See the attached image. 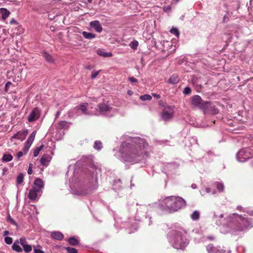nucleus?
Segmentation results:
<instances>
[{
  "instance_id": "obj_45",
  "label": "nucleus",
  "mask_w": 253,
  "mask_h": 253,
  "mask_svg": "<svg viewBox=\"0 0 253 253\" xmlns=\"http://www.w3.org/2000/svg\"><path fill=\"white\" fill-rule=\"evenodd\" d=\"M191 92V89L189 87H185L183 90V93L185 94H190Z\"/></svg>"
},
{
  "instance_id": "obj_5",
  "label": "nucleus",
  "mask_w": 253,
  "mask_h": 253,
  "mask_svg": "<svg viewBox=\"0 0 253 253\" xmlns=\"http://www.w3.org/2000/svg\"><path fill=\"white\" fill-rule=\"evenodd\" d=\"M183 231H176L173 233V237L171 240L173 247L177 249H183L188 244V241L185 236Z\"/></svg>"
},
{
  "instance_id": "obj_33",
  "label": "nucleus",
  "mask_w": 253,
  "mask_h": 253,
  "mask_svg": "<svg viewBox=\"0 0 253 253\" xmlns=\"http://www.w3.org/2000/svg\"><path fill=\"white\" fill-rule=\"evenodd\" d=\"M140 100L142 101H145V100H150L152 99V97L151 95L148 94H145L144 95H142L140 96Z\"/></svg>"
},
{
  "instance_id": "obj_23",
  "label": "nucleus",
  "mask_w": 253,
  "mask_h": 253,
  "mask_svg": "<svg viewBox=\"0 0 253 253\" xmlns=\"http://www.w3.org/2000/svg\"><path fill=\"white\" fill-rule=\"evenodd\" d=\"M42 56L44 59H45V60L49 62L52 63L54 61V60L51 55L46 52H42Z\"/></svg>"
},
{
  "instance_id": "obj_53",
  "label": "nucleus",
  "mask_w": 253,
  "mask_h": 253,
  "mask_svg": "<svg viewBox=\"0 0 253 253\" xmlns=\"http://www.w3.org/2000/svg\"><path fill=\"white\" fill-rule=\"evenodd\" d=\"M10 85H11V83L10 82H8L5 84V89H7V88L9 87Z\"/></svg>"
},
{
  "instance_id": "obj_50",
  "label": "nucleus",
  "mask_w": 253,
  "mask_h": 253,
  "mask_svg": "<svg viewBox=\"0 0 253 253\" xmlns=\"http://www.w3.org/2000/svg\"><path fill=\"white\" fill-rule=\"evenodd\" d=\"M237 210H239L240 211H245V210L243 209V208L240 206H238L236 208Z\"/></svg>"
},
{
  "instance_id": "obj_47",
  "label": "nucleus",
  "mask_w": 253,
  "mask_h": 253,
  "mask_svg": "<svg viewBox=\"0 0 253 253\" xmlns=\"http://www.w3.org/2000/svg\"><path fill=\"white\" fill-rule=\"evenodd\" d=\"M128 80L131 83H136L137 82V80L133 77H129Z\"/></svg>"
},
{
  "instance_id": "obj_40",
  "label": "nucleus",
  "mask_w": 253,
  "mask_h": 253,
  "mask_svg": "<svg viewBox=\"0 0 253 253\" xmlns=\"http://www.w3.org/2000/svg\"><path fill=\"white\" fill-rule=\"evenodd\" d=\"M138 44V43L137 41H133L130 43L129 46L131 48L135 49L137 48Z\"/></svg>"
},
{
  "instance_id": "obj_22",
  "label": "nucleus",
  "mask_w": 253,
  "mask_h": 253,
  "mask_svg": "<svg viewBox=\"0 0 253 253\" xmlns=\"http://www.w3.org/2000/svg\"><path fill=\"white\" fill-rule=\"evenodd\" d=\"M200 211L196 210L192 212L190 215V217L192 220L196 221L198 220L200 218Z\"/></svg>"
},
{
  "instance_id": "obj_6",
  "label": "nucleus",
  "mask_w": 253,
  "mask_h": 253,
  "mask_svg": "<svg viewBox=\"0 0 253 253\" xmlns=\"http://www.w3.org/2000/svg\"><path fill=\"white\" fill-rule=\"evenodd\" d=\"M44 187V183L42 179H36L33 184V188L31 189L28 193V197L31 200H35L42 193V189Z\"/></svg>"
},
{
  "instance_id": "obj_37",
  "label": "nucleus",
  "mask_w": 253,
  "mask_h": 253,
  "mask_svg": "<svg viewBox=\"0 0 253 253\" xmlns=\"http://www.w3.org/2000/svg\"><path fill=\"white\" fill-rule=\"evenodd\" d=\"M24 176L22 173H20L17 177V183L19 184L23 182Z\"/></svg>"
},
{
  "instance_id": "obj_36",
  "label": "nucleus",
  "mask_w": 253,
  "mask_h": 253,
  "mask_svg": "<svg viewBox=\"0 0 253 253\" xmlns=\"http://www.w3.org/2000/svg\"><path fill=\"white\" fill-rule=\"evenodd\" d=\"M43 148V145H42L41 146L38 147L37 149H36L34 152H33V156L34 157H37L40 151Z\"/></svg>"
},
{
  "instance_id": "obj_1",
  "label": "nucleus",
  "mask_w": 253,
  "mask_h": 253,
  "mask_svg": "<svg viewBox=\"0 0 253 253\" xmlns=\"http://www.w3.org/2000/svg\"><path fill=\"white\" fill-rule=\"evenodd\" d=\"M150 148L145 139L127 136L122 143L118 155L122 161L134 164L145 159L149 154Z\"/></svg>"
},
{
  "instance_id": "obj_46",
  "label": "nucleus",
  "mask_w": 253,
  "mask_h": 253,
  "mask_svg": "<svg viewBox=\"0 0 253 253\" xmlns=\"http://www.w3.org/2000/svg\"><path fill=\"white\" fill-rule=\"evenodd\" d=\"M32 168H33V164H30L29 165V168L28 169L27 173L28 174L30 175L32 173Z\"/></svg>"
},
{
  "instance_id": "obj_31",
  "label": "nucleus",
  "mask_w": 253,
  "mask_h": 253,
  "mask_svg": "<svg viewBox=\"0 0 253 253\" xmlns=\"http://www.w3.org/2000/svg\"><path fill=\"white\" fill-rule=\"evenodd\" d=\"M58 128L60 129L65 128L68 127V123L66 121H62L59 123Z\"/></svg>"
},
{
  "instance_id": "obj_17",
  "label": "nucleus",
  "mask_w": 253,
  "mask_h": 253,
  "mask_svg": "<svg viewBox=\"0 0 253 253\" xmlns=\"http://www.w3.org/2000/svg\"><path fill=\"white\" fill-rule=\"evenodd\" d=\"M51 236L54 239L58 241H61L63 238V234L59 231H54L51 232Z\"/></svg>"
},
{
  "instance_id": "obj_25",
  "label": "nucleus",
  "mask_w": 253,
  "mask_h": 253,
  "mask_svg": "<svg viewBox=\"0 0 253 253\" xmlns=\"http://www.w3.org/2000/svg\"><path fill=\"white\" fill-rule=\"evenodd\" d=\"M82 35L86 39H93L95 37V34L86 32H83Z\"/></svg>"
},
{
  "instance_id": "obj_12",
  "label": "nucleus",
  "mask_w": 253,
  "mask_h": 253,
  "mask_svg": "<svg viewBox=\"0 0 253 253\" xmlns=\"http://www.w3.org/2000/svg\"><path fill=\"white\" fill-rule=\"evenodd\" d=\"M40 111L37 108H34L29 114L27 117V120L29 122H33L40 117Z\"/></svg>"
},
{
  "instance_id": "obj_13",
  "label": "nucleus",
  "mask_w": 253,
  "mask_h": 253,
  "mask_svg": "<svg viewBox=\"0 0 253 253\" xmlns=\"http://www.w3.org/2000/svg\"><path fill=\"white\" fill-rule=\"evenodd\" d=\"M89 25L92 28H93L94 30L96 32L100 33L103 31L102 27L100 22L98 20H95L94 21L90 22Z\"/></svg>"
},
{
  "instance_id": "obj_18",
  "label": "nucleus",
  "mask_w": 253,
  "mask_h": 253,
  "mask_svg": "<svg viewBox=\"0 0 253 253\" xmlns=\"http://www.w3.org/2000/svg\"><path fill=\"white\" fill-rule=\"evenodd\" d=\"M51 160V157L48 155H44L42 157L40 160L41 164L42 165L46 166Z\"/></svg>"
},
{
  "instance_id": "obj_16",
  "label": "nucleus",
  "mask_w": 253,
  "mask_h": 253,
  "mask_svg": "<svg viewBox=\"0 0 253 253\" xmlns=\"http://www.w3.org/2000/svg\"><path fill=\"white\" fill-rule=\"evenodd\" d=\"M207 250L209 253H219L221 250L214 247L212 244H210L207 247Z\"/></svg>"
},
{
  "instance_id": "obj_10",
  "label": "nucleus",
  "mask_w": 253,
  "mask_h": 253,
  "mask_svg": "<svg viewBox=\"0 0 253 253\" xmlns=\"http://www.w3.org/2000/svg\"><path fill=\"white\" fill-rule=\"evenodd\" d=\"M87 106V103H83L77 106L75 108H73V111H78L81 114L84 115H93V112L92 111H87L86 110V107Z\"/></svg>"
},
{
  "instance_id": "obj_28",
  "label": "nucleus",
  "mask_w": 253,
  "mask_h": 253,
  "mask_svg": "<svg viewBox=\"0 0 253 253\" xmlns=\"http://www.w3.org/2000/svg\"><path fill=\"white\" fill-rule=\"evenodd\" d=\"M12 249L13 250L20 252L22 251V248L20 246L19 243L18 241L15 242L12 245Z\"/></svg>"
},
{
  "instance_id": "obj_11",
  "label": "nucleus",
  "mask_w": 253,
  "mask_h": 253,
  "mask_svg": "<svg viewBox=\"0 0 253 253\" xmlns=\"http://www.w3.org/2000/svg\"><path fill=\"white\" fill-rule=\"evenodd\" d=\"M205 114H210L211 115H216L219 112L218 110L211 102L207 101V104L205 106V108L203 109Z\"/></svg>"
},
{
  "instance_id": "obj_30",
  "label": "nucleus",
  "mask_w": 253,
  "mask_h": 253,
  "mask_svg": "<svg viewBox=\"0 0 253 253\" xmlns=\"http://www.w3.org/2000/svg\"><path fill=\"white\" fill-rule=\"evenodd\" d=\"M68 241L69 243L72 246L77 245L79 243V241L77 238H75V237H70Z\"/></svg>"
},
{
  "instance_id": "obj_44",
  "label": "nucleus",
  "mask_w": 253,
  "mask_h": 253,
  "mask_svg": "<svg viewBox=\"0 0 253 253\" xmlns=\"http://www.w3.org/2000/svg\"><path fill=\"white\" fill-rule=\"evenodd\" d=\"M5 242L7 244H11L12 243V238L7 236L5 237Z\"/></svg>"
},
{
  "instance_id": "obj_54",
  "label": "nucleus",
  "mask_w": 253,
  "mask_h": 253,
  "mask_svg": "<svg viewBox=\"0 0 253 253\" xmlns=\"http://www.w3.org/2000/svg\"><path fill=\"white\" fill-rule=\"evenodd\" d=\"M191 187L194 189H195L197 187V186H196V184H193L191 185Z\"/></svg>"
},
{
  "instance_id": "obj_15",
  "label": "nucleus",
  "mask_w": 253,
  "mask_h": 253,
  "mask_svg": "<svg viewBox=\"0 0 253 253\" xmlns=\"http://www.w3.org/2000/svg\"><path fill=\"white\" fill-rule=\"evenodd\" d=\"M26 135V132L19 131L13 136H11L10 140L11 141H13L14 139H17V140L23 141V140H24Z\"/></svg>"
},
{
  "instance_id": "obj_3",
  "label": "nucleus",
  "mask_w": 253,
  "mask_h": 253,
  "mask_svg": "<svg viewBox=\"0 0 253 253\" xmlns=\"http://www.w3.org/2000/svg\"><path fill=\"white\" fill-rule=\"evenodd\" d=\"M185 205V200L181 197L171 196L165 198L162 205L164 210L172 212L184 207Z\"/></svg>"
},
{
  "instance_id": "obj_48",
  "label": "nucleus",
  "mask_w": 253,
  "mask_h": 253,
  "mask_svg": "<svg viewBox=\"0 0 253 253\" xmlns=\"http://www.w3.org/2000/svg\"><path fill=\"white\" fill-rule=\"evenodd\" d=\"M164 10L166 12H169L171 10V6L170 5L165 6L164 8Z\"/></svg>"
},
{
  "instance_id": "obj_38",
  "label": "nucleus",
  "mask_w": 253,
  "mask_h": 253,
  "mask_svg": "<svg viewBox=\"0 0 253 253\" xmlns=\"http://www.w3.org/2000/svg\"><path fill=\"white\" fill-rule=\"evenodd\" d=\"M170 32L171 34L175 35L176 37H178L179 35V32L177 28H172L170 31Z\"/></svg>"
},
{
  "instance_id": "obj_29",
  "label": "nucleus",
  "mask_w": 253,
  "mask_h": 253,
  "mask_svg": "<svg viewBox=\"0 0 253 253\" xmlns=\"http://www.w3.org/2000/svg\"><path fill=\"white\" fill-rule=\"evenodd\" d=\"M13 156L10 154H4L2 157L3 162H8L11 161L13 159Z\"/></svg>"
},
{
  "instance_id": "obj_27",
  "label": "nucleus",
  "mask_w": 253,
  "mask_h": 253,
  "mask_svg": "<svg viewBox=\"0 0 253 253\" xmlns=\"http://www.w3.org/2000/svg\"><path fill=\"white\" fill-rule=\"evenodd\" d=\"M67 115L69 118H73L81 115V113L78 111H73L72 109L68 112Z\"/></svg>"
},
{
  "instance_id": "obj_55",
  "label": "nucleus",
  "mask_w": 253,
  "mask_h": 253,
  "mask_svg": "<svg viewBox=\"0 0 253 253\" xmlns=\"http://www.w3.org/2000/svg\"><path fill=\"white\" fill-rule=\"evenodd\" d=\"M133 92L131 90H127V94L129 95H131L132 94Z\"/></svg>"
},
{
  "instance_id": "obj_51",
  "label": "nucleus",
  "mask_w": 253,
  "mask_h": 253,
  "mask_svg": "<svg viewBox=\"0 0 253 253\" xmlns=\"http://www.w3.org/2000/svg\"><path fill=\"white\" fill-rule=\"evenodd\" d=\"M153 95L157 99H159L161 97L160 95L157 93H153Z\"/></svg>"
},
{
  "instance_id": "obj_39",
  "label": "nucleus",
  "mask_w": 253,
  "mask_h": 253,
  "mask_svg": "<svg viewBox=\"0 0 253 253\" xmlns=\"http://www.w3.org/2000/svg\"><path fill=\"white\" fill-rule=\"evenodd\" d=\"M66 250L69 253H77L78 252L76 249L70 247H66Z\"/></svg>"
},
{
  "instance_id": "obj_59",
  "label": "nucleus",
  "mask_w": 253,
  "mask_h": 253,
  "mask_svg": "<svg viewBox=\"0 0 253 253\" xmlns=\"http://www.w3.org/2000/svg\"><path fill=\"white\" fill-rule=\"evenodd\" d=\"M251 163H252L253 167V158H251Z\"/></svg>"
},
{
  "instance_id": "obj_49",
  "label": "nucleus",
  "mask_w": 253,
  "mask_h": 253,
  "mask_svg": "<svg viewBox=\"0 0 253 253\" xmlns=\"http://www.w3.org/2000/svg\"><path fill=\"white\" fill-rule=\"evenodd\" d=\"M24 154V151L23 152H22V151L18 152L17 154V158L18 159L20 158Z\"/></svg>"
},
{
  "instance_id": "obj_20",
  "label": "nucleus",
  "mask_w": 253,
  "mask_h": 253,
  "mask_svg": "<svg viewBox=\"0 0 253 253\" xmlns=\"http://www.w3.org/2000/svg\"><path fill=\"white\" fill-rule=\"evenodd\" d=\"M97 53L99 55L105 57H111L112 56V53L111 52H106L104 50L101 49H98Z\"/></svg>"
},
{
  "instance_id": "obj_56",
  "label": "nucleus",
  "mask_w": 253,
  "mask_h": 253,
  "mask_svg": "<svg viewBox=\"0 0 253 253\" xmlns=\"http://www.w3.org/2000/svg\"><path fill=\"white\" fill-rule=\"evenodd\" d=\"M60 114V112L58 111L55 115L56 118H57L59 116Z\"/></svg>"
},
{
  "instance_id": "obj_14",
  "label": "nucleus",
  "mask_w": 253,
  "mask_h": 253,
  "mask_svg": "<svg viewBox=\"0 0 253 253\" xmlns=\"http://www.w3.org/2000/svg\"><path fill=\"white\" fill-rule=\"evenodd\" d=\"M20 244L23 247V250L25 252L29 253L32 251V246L27 243L25 238H20Z\"/></svg>"
},
{
  "instance_id": "obj_19",
  "label": "nucleus",
  "mask_w": 253,
  "mask_h": 253,
  "mask_svg": "<svg viewBox=\"0 0 253 253\" xmlns=\"http://www.w3.org/2000/svg\"><path fill=\"white\" fill-rule=\"evenodd\" d=\"M179 81V78L178 75L173 74L171 76L168 80V83L171 84H175Z\"/></svg>"
},
{
  "instance_id": "obj_43",
  "label": "nucleus",
  "mask_w": 253,
  "mask_h": 253,
  "mask_svg": "<svg viewBox=\"0 0 253 253\" xmlns=\"http://www.w3.org/2000/svg\"><path fill=\"white\" fill-rule=\"evenodd\" d=\"M31 145L25 143V145L23 147V150L24 151V154H26L31 147Z\"/></svg>"
},
{
  "instance_id": "obj_4",
  "label": "nucleus",
  "mask_w": 253,
  "mask_h": 253,
  "mask_svg": "<svg viewBox=\"0 0 253 253\" xmlns=\"http://www.w3.org/2000/svg\"><path fill=\"white\" fill-rule=\"evenodd\" d=\"M93 112H94L93 115H102L110 118L117 114L118 110L110 105L103 103L99 104L96 110Z\"/></svg>"
},
{
  "instance_id": "obj_41",
  "label": "nucleus",
  "mask_w": 253,
  "mask_h": 253,
  "mask_svg": "<svg viewBox=\"0 0 253 253\" xmlns=\"http://www.w3.org/2000/svg\"><path fill=\"white\" fill-rule=\"evenodd\" d=\"M100 71H93L91 72V78L92 79H95L96 76H98L100 73Z\"/></svg>"
},
{
  "instance_id": "obj_57",
  "label": "nucleus",
  "mask_w": 253,
  "mask_h": 253,
  "mask_svg": "<svg viewBox=\"0 0 253 253\" xmlns=\"http://www.w3.org/2000/svg\"><path fill=\"white\" fill-rule=\"evenodd\" d=\"M16 21L14 20V19H12L10 21V23L11 24H14V23H16Z\"/></svg>"
},
{
  "instance_id": "obj_24",
  "label": "nucleus",
  "mask_w": 253,
  "mask_h": 253,
  "mask_svg": "<svg viewBox=\"0 0 253 253\" xmlns=\"http://www.w3.org/2000/svg\"><path fill=\"white\" fill-rule=\"evenodd\" d=\"M200 192L203 196L205 195L207 193L214 194L215 193L214 190L211 189V188H205L201 190Z\"/></svg>"
},
{
  "instance_id": "obj_21",
  "label": "nucleus",
  "mask_w": 253,
  "mask_h": 253,
  "mask_svg": "<svg viewBox=\"0 0 253 253\" xmlns=\"http://www.w3.org/2000/svg\"><path fill=\"white\" fill-rule=\"evenodd\" d=\"M0 12L2 15V18L3 19H6L8 17H9L10 12L5 8H1L0 9Z\"/></svg>"
},
{
  "instance_id": "obj_58",
  "label": "nucleus",
  "mask_w": 253,
  "mask_h": 253,
  "mask_svg": "<svg viewBox=\"0 0 253 253\" xmlns=\"http://www.w3.org/2000/svg\"><path fill=\"white\" fill-rule=\"evenodd\" d=\"M9 234V232L8 231H6L4 232V236H6V235H7L8 234Z\"/></svg>"
},
{
  "instance_id": "obj_7",
  "label": "nucleus",
  "mask_w": 253,
  "mask_h": 253,
  "mask_svg": "<svg viewBox=\"0 0 253 253\" xmlns=\"http://www.w3.org/2000/svg\"><path fill=\"white\" fill-rule=\"evenodd\" d=\"M250 158L251 154L248 148L242 149L236 154L237 160L240 162H244Z\"/></svg>"
},
{
  "instance_id": "obj_32",
  "label": "nucleus",
  "mask_w": 253,
  "mask_h": 253,
  "mask_svg": "<svg viewBox=\"0 0 253 253\" xmlns=\"http://www.w3.org/2000/svg\"><path fill=\"white\" fill-rule=\"evenodd\" d=\"M42 247L40 245H37L36 246H33L34 249V253H45V252L41 250Z\"/></svg>"
},
{
  "instance_id": "obj_35",
  "label": "nucleus",
  "mask_w": 253,
  "mask_h": 253,
  "mask_svg": "<svg viewBox=\"0 0 253 253\" xmlns=\"http://www.w3.org/2000/svg\"><path fill=\"white\" fill-rule=\"evenodd\" d=\"M215 185H216V187L217 188V189L219 191V192H222L223 191V189H224V185H223V184L222 183H219V182H216L215 183Z\"/></svg>"
},
{
  "instance_id": "obj_34",
  "label": "nucleus",
  "mask_w": 253,
  "mask_h": 253,
  "mask_svg": "<svg viewBox=\"0 0 253 253\" xmlns=\"http://www.w3.org/2000/svg\"><path fill=\"white\" fill-rule=\"evenodd\" d=\"M102 147V143L100 141H96L94 143V148L97 150H100Z\"/></svg>"
},
{
  "instance_id": "obj_60",
  "label": "nucleus",
  "mask_w": 253,
  "mask_h": 253,
  "mask_svg": "<svg viewBox=\"0 0 253 253\" xmlns=\"http://www.w3.org/2000/svg\"><path fill=\"white\" fill-rule=\"evenodd\" d=\"M91 1H92V0H87V1H88L89 3L91 2Z\"/></svg>"
},
{
  "instance_id": "obj_9",
  "label": "nucleus",
  "mask_w": 253,
  "mask_h": 253,
  "mask_svg": "<svg viewBox=\"0 0 253 253\" xmlns=\"http://www.w3.org/2000/svg\"><path fill=\"white\" fill-rule=\"evenodd\" d=\"M191 103L193 105L202 109L205 108V106L207 104V101H204L202 98L198 95L192 97Z\"/></svg>"
},
{
  "instance_id": "obj_26",
  "label": "nucleus",
  "mask_w": 253,
  "mask_h": 253,
  "mask_svg": "<svg viewBox=\"0 0 253 253\" xmlns=\"http://www.w3.org/2000/svg\"><path fill=\"white\" fill-rule=\"evenodd\" d=\"M36 136V131H33L26 140V143L31 145Z\"/></svg>"
},
{
  "instance_id": "obj_8",
  "label": "nucleus",
  "mask_w": 253,
  "mask_h": 253,
  "mask_svg": "<svg viewBox=\"0 0 253 253\" xmlns=\"http://www.w3.org/2000/svg\"><path fill=\"white\" fill-rule=\"evenodd\" d=\"M173 115V110L172 107L167 106L164 108L161 117L164 121H170Z\"/></svg>"
},
{
  "instance_id": "obj_42",
  "label": "nucleus",
  "mask_w": 253,
  "mask_h": 253,
  "mask_svg": "<svg viewBox=\"0 0 253 253\" xmlns=\"http://www.w3.org/2000/svg\"><path fill=\"white\" fill-rule=\"evenodd\" d=\"M7 220L10 223L13 225H16V222L11 217L10 214H8L7 217Z\"/></svg>"
},
{
  "instance_id": "obj_52",
  "label": "nucleus",
  "mask_w": 253,
  "mask_h": 253,
  "mask_svg": "<svg viewBox=\"0 0 253 253\" xmlns=\"http://www.w3.org/2000/svg\"><path fill=\"white\" fill-rule=\"evenodd\" d=\"M219 253H230V251L228 250L227 251H226L225 250H221Z\"/></svg>"
},
{
  "instance_id": "obj_2",
  "label": "nucleus",
  "mask_w": 253,
  "mask_h": 253,
  "mask_svg": "<svg viewBox=\"0 0 253 253\" xmlns=\"http://www.w3.org/2000/svg\"><path fill=\"white\" fill-rule=\"evenodd\" d=\"M212 219L215 224L220 227V231L223 234L242 231L249 227L251 223L245 214L241 215L236 213L224 217L223 213L214 211Z\"/></svg>"
}]
</instances>
